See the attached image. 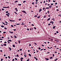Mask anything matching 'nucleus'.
Instances as JSON below:
<instances>
[{
    "mask_svg": "<svg viewBox=\"0 0 61 61\" xmlns=\"http://www.w3.org/2000/svg\"><path fill=\"white\" fill-rule=\"evenodd\" d=\"M22 12L24 13H25V14H27V13H26V12H25V11L23 10L22 11Z\"/></svg>",
    "mask_w": 61,
    "mask_h": 61,
    "instance_id": "nucleus-1",
    "label": "nucleus"
},
{
    "mask_svg": "<svg viewBox=\"0 0 61 61\" xmlns=\"http://www.w3.org/2000/svg\"><path fill=\"white\" fill-rule=\"evenodd\" d=\"M45 59L46 61H47V60H49V59L48 58H45Z\"/></svg>",
    "mask_w": 61,
    "mask_h": 61,
    "instance_id": "nucleus-2",
    "label": "nucleus"
},
{
    "mask_svg": "<svg viewBox=\"0 0 61 61\" xmlns=\"http://www.w3.org/2000/svg\"><path fill=\"white\" fill-rule=\"evenodd\" d=\"M41 11H42V9H41L39 10V12L40 13Z\"/></svg>",
    "mask_w": 61,
    "mask_h": 61,
    "instance_id": "nucleus-3",
    "label": "nucleus"
},
{
    "mask_svg": "<svg viewBox=\"0 0 61 61\" xmlns=\"http://www.w3.org/2000/svg\"><path fill=\"white\" fill-rule=\"evenodd\" d=\"M6 15H7V16H8V17H9V15H8V14H6Z\"/></svg>",
    "mask_w": 61,
    "mask_h": 61,
    "instance_id": "nucleus-4",
    "label": "nucleus"
},
{
    "mask_svg": "<svg viewBox=\"0 0 61 61\" xmlns=\"http://www.w3.org/2000/svg\"><path fill=\"white\" fill-rule=\"evenodd\" d=\"M9 32L10 33H11V34H13V32H12L10 31H9Z\"/></svg>",
    "mask_w": 61,
    "mask_h": 61,
    "instance_id": "nucleus-5",
    "label": "nucleus"
},
{
    "mask_svg": "<svg viewBox=\"0 0 61 61\" xmlns=\"http://www.w3.org/2000/svg\"><path fill=\"white\" fill-rule=\"evenodd\" d=\"M1 27H5V26L3 25H1Z\"/></svg>",
    "mask_w": 61,
    "mask_h": 61,
    "instance_id": "nucleus-6",
    "label": "nucleus"
},
{
    "mask_svg": "<svg viewBox=\"0 0 61 61\" xmlns=\"http://www.w3.org/2000/svg\"><path fill=\"white\" fill-rule=\"evenodd\" d=\"M50 20V18H49V19H48L47 20V21H49V20Z\"/></svg>",
    "mask_w": 61,
    "mask_h": 61,
    "instance_id": "nucleus-7",
    "label": "nucleus"
},
{
    "mask_svg": "<svg viewBox=\"0 0 61 61\" xmlns=\"http://www.w3.org/2000/svg\"><path fill=\"white\" fill-rule=\"evenodd\" d=\"M3 46H6V44H3Z\"/></svg>",
    "mask_w": 61,
    "mask_h": 61,
    "instance_id": "nucleus-8",
    "label": "nucleus"
},
{
    "mask_svg": "<svg viewBox=\"0 0 61 61\" xmlns=\"http://www.w3.org/2000/svg\"><path fill=\"white\" fill-rule=\"evenodd\" d=\"M49 7L50 8H51V7H52V5H51L49 6Z\"/></svg>",
    "mask_w": 61,
    "mask_h": 61,
    "instance_id": "nucleus-9",
    "label": "nucleus"
},
{
    "mask_svg": "<svg viewBox=\"0 0 61 61\" xmlns=\"http://www.w3.org/2000/svg\"><path fill=\"white\" fill-rule=\"evenodd\" d=\"M54 23V22L53 21H51V22H50V23Z\"/></svg>",
    "mask_w": 61,
    "mask_h": 61,
    "instance_id": "nucleus-10",
    "label": "nucleus"
},
{
    "mask_svg": "<svg viewBox=\"0 0 61 61\" xmlns=\"http://www.w3.org/2000/svg\"><path fill=\"white\" fill-rule=\"evenodd\" d=\"M13 47H15V46L14 45V44L13 45Z\"/></svg>",
    "mask_w": 61,
    "mask_h": 61,
    "instance_id": "nucleus-11",
    "label": "nucleus"
},
{
    "mask_svg": "<svg viewBox=\"0 0 61 61\" xmlns=\"http://www.w3.org/2000/svg\"><path fill=\"white\" fill-rule=\"evenodd\" d=\"M8 41H10V42H12V41L10 40H8Z\"/></svg>",
    "mask_w": 61,
    "mask_h": 61,
    "instance_id": "nucleus-12",
    "label": "nucleus"
},
{
    "mask_svg": "<svg viewBox=\"0 0 61 61\" xmlns=\"http://www.w3.org/2000/svg\"><path fill=\"white\" fill-rule=\"evenodd\" d=\"M29 56H31V54H29Z\"/></svg>",
    "mask_w": 61,
    "mask_h": 61,
    "instance_id": "nucleus-13",
    "label": "nucleus"
},
{
    "mask_svg": "<svg viewBox=\"0 0 61 61\" xmlns=\"http://www.w3.org/2000/svg\"><path fill=\"white\" fill-rule=\"evenodd\" d=\"M49 7H47L45 8V9H49Z\"/></svg>",
    "mask_w": 61,
    "mask_h": 61,
    "instance_id": "nucleus-14",
    "label": "nucleus"
},
{
    "mask_svg": "<svg viewBox=\"0 0 61 61\" xmlns=\"http://www.w3.org/2000/svg\"><path fill=\"white\" fill-rule=\"evenodd\" d=\"M20 23H19V24H16V25H20Z\"/></svg>",
    "mask_w": 61,
    "mask_h": 61,
    "instance_id": "nucleus-15",
    "label": "nucleus"
},
{
    "mask_svg": "<svg viewBox=\"0 0 61 61\" xmlns=\"http://www.w3.org/2000/svg\"><path fill=\"white\" fill-rule=\"evenodd\" d=\"M18 42L19 44H20V41H18Z\"/></svg>",
    "mask_w": 61,
    "mask_h": 61,
    "instance_id": "nucleus-16",
    "label": "nucleus"
},
{
    "mask_svg": "<svg viewBox=\"0 0 61 61\" xmlns=\"http://www.w3.org/2000/svg\"><path fill=\"white\" fill-rule=\"evenodd\" d=\"M15 3H17V2H18V1L17 0L15 2H14Z\"/></svg>",
    "mask_w": 61,
    "mask_h": 61,
    "instance_id": "nucleus-17",
    "label": "nucleus"
},
{
    "mask_svg": "<svg viewBox=\"0 0 61 61\" xmlns=\"http://www.w3.org/2000/svg\"><path fill=\"white\" fill-rule=\"evenodd\" d=\"M30 60L29 59H28L27 60H26L27 61H29Z\"/></svg>",
    "mask_w": 61,
    "mask_h": 61,
    "instance_id": "nucleus-18",
    "label": "nucleus"
},
{
    "mask_svg": "<svg viewBox=\"0 0 61 61\" xmlns=\"http://www.w3.org/2000/svg\"><path fill=\"white\" fill-rule=\"evenodd\" d=\"M18 5H21V4H18Z\"/></svg>",
    "mask_w": 61,
    "mask_h": 61,
    "instance_id": "nucleus-19",
    "label": "nucleus"
},
{
    "mask_svg": "<svg viewBox=\"0 0 61 61\" xmlns=\"http://www.w3.org/2000/svg\"><path fill=\"white\" fill-rule=\"evenodd\" d=\"M9 49L10 50H12L11 49V48H10V47H9Z\"/></svg>",
    "mask_w": 61,
    "mask_h": 61,
    "instance_id": "nucleus-20",
    "label": "nucleus"
},
{
    "mask_svg": "<svg viewBox=\"0 0 61 61\" xmlns=\"http://www.w3.org/2000/svg\"><path fill=\"white\" fill-rule=\"evenodd\" d=\"M26 2V1H23V3H25Z\"/></svg>",
    "mask_w": 61,
    "mask_h": 61,
    "instance_id": "nucleus-21",
    "label": "nucleus"
},
{
    "mask_svg": "<svg viewBox=\"0 0 61 61\" xmlns=\"http://www.w3.org/2000/svg\"><path fill=\"white\" fill-rule=\"evenodd\" d=\"M52 58H53L52 57H49V58L50 59H52Z\"/></svg>",
    "mask_w": 61,
    "mask_h": 61,
    "instance_id": "nucleus-22",
    "label": "nucleus"
},
{
    "mask_svg": "<svg viewBox=\"0 0 61 61\" xmlns=\"http://www.w3.org/2000/svg\"><path fill=\"white\" fill-rule=\"evenodd\" d=\"M51 41H53V39H51Z\"/></svg>",
    "mask_w": 61,
    "mask_h": 61,
    "instance_id": "nucleus-23",
    "label": "nucleus"
},
{
    "mask_svg": "<svg viewBox=\"0 0 61 61\" xmlns=\"http://www.w3.org/2000/svg\"><path fill=\"white\" fill-rule=\"evenodd\" d=\"M46 16L45 15L43 17V18H46Z\"/></svg>",
    "mask_w": 61,
    "mask_h": 61,
    "instance_id": "nucleus-24",
    "label": "nucleus"
},
{
    "mask_svg": "<svg viewBox=\"0 0 61 61\" xmlns=\"http://www.w3.org/2000/svg\"><path fill=\"white\" fill-rule=\"evenodd\" d=\"M37 16L36 15H35V16H34V17H37Z\"/></svg>",
    "mask_w": 61,
    "mask_h": 61,
    "instance_id": "nucleus-25",
    "label": "nucleus"
},
{
    "mask_svg": "<svg viewBox=\"0 0 61 61\" xmlns=\"http://www.w3.org/2000/svg\"><path fill=\"white\" fill-rule=\"evenodd\" d=\"M2 23L3 24H4V25H5V23H4L2 22Z\"/></svg>",
    "mask_w": 61,
    "mask_h": 61,
    "instance_id": "nucleus-26",
    "label": "nucleus"
},
{
    "mask_svg": "<svg viewBox=\"0 0 61 61\" xmlns=\"http://www.w3.org/2000/svg\"><path fill=\"white\" fill-rule=\"evenodd\" d=\"M37 18H40V16L37 17Z\"/></svg>",
    "mask_w": 61,
    "mask_h": 61,
    "instance_id": "nucleus-27",
    "label": "nucleus"
},
{
    "mask_svg": "<svg viewBox=\"0 0 61 61\" xmlns=\"http://www.w3.org/2000/svg\"><path fill=\"white\" fill-rule=\"evenodd\" d=\"M7 42H8V44H10V42L9 41H7Z\"/></svg>",
    "mask_w": 61,
    "mask_h": 61,
    "instance_id": "nucleus-28",
    "label": "nucleus"
},
{
    "mask_svg": "<svg viewBox=\"0 0 61 61\" xmlns=\"http://www.w3.org/2000/svg\"><path fill=\"white\" fill-rule=\"evenodd\" d=\"M14 13H15V14H16V15H17V13H16V12H14Z\"/></svg>",
    "mask_w": 61,
    "mask_h": 61,
    "instance_id": "nucleus-29",
    "label": "nucleus"
},
{
    "mask_svg": "<svg viewBox=\"0 0 61 61\" xmlns=\"http://www.w3.org/2000/svg\"><path fill=\"white\" fill-rule=\"evenodd\" d=\"M20 59H24V58L23 57H21L20 58Z\"/></svg>",
    "mask_w": 61,
    "mask_h": 61,
    "instance_id": "nucleus-30",
    "label": "nucleus"
},
{
    "mask_svg": "<svg viewBox=\"0 0 61 61\" xmlns=\"http://www.w3.org/2000/svg\"><path fill=\"white\" fill-rule=\"evenodd\" d=\"M14 36V37H15V38H16V36Z\"/></svg>",
    "mask_w": 61,
    "mask_h": 61,
    "instance_id": "nucleus-31",
    "label": "nucleus"
},
{
    "mask_svg": "<svg viewBox=\"0 0 61 61\" xmlns=\"http://www.w3.org/2000/svg\"><path fill=\"white\" fill-rule=\"evenodd\" d=\"M15 60H17V58H15Z\"/></svg>",
    "mask_w": 61,
    "mask_h": 61,
    "instance_id": "nucleus-32",
    "label": "nucleus"
},
{
    "mask_svg": "<svg viewBox=\"0 0 61 61\" xmlns=\"http://www.w3.org/2000/svg\"><path fill=\"white\" fill-rule=\"evenodd\" d=\"M38 49H39V50H40V49H41V48H40V47H39V48H38Z\"/></svg>",
    "mask_w": 61,
    "mask_h": 61,
    "instance_id": "nucleus-33",
    "label": "nucleus"
},
{
    "mask_svg": "<svg viewBox=\"0 0 61 61\" xmlns=\"http://www.w3.org/2000/svg\"><path fill=\"white\" fill-rule=\"evenodd\" d=\"M32 4L33 5H34V2H33L32 3Z\"/></svg>",
    "mask_w": 61,
    "mask_h": 61,
    "instance_id": "nucleus-34",
    "label": "nucleus"
},
{
    "mask_svg": "<svg viewBox=\"0 0 61 61\" xmlns=\"http://www.w3.org/2000/svg\"><path fill=\"white\" fill-rule=\"evenodd\" d=\"M34 44H35V45H37V44H36V43H34Z\"/></svg>",
    "mask_w": 61,
    "mask_h": 61,
    "instance_id": "nucleus-35",
    "label": "nucleus"
},
{
    "mask_svg": "<svg viewBox=\"0 0 61 61\" xmlns=\"http://www.w3.org/2000/svg\"><path fill=\"white\" fill-rule=\"evenodd\" d=\"M57 59H58L57 58L55 60V61H56V60H57Z\"/></svg>",
    "mask_w": 61,
    "mask_h": 61,
    "instance_id": "nucleus-36",
    "label": "nucleus"
},
{
    "mask_svg": "<svg viewBox=\"0 0 61 61\" xmlns=\"http://www.w3.org/2000/svg\"><path fill=\"white\" fill-rule=\"evenodd\" d=\"M16 56H17V57H19V56H18V55L17 54L16 55Z\"/></svg>",
    "mask_w": 61,
    "mask_h": 61,
    "instance_id": "nucleus-37",
    "label": "nucleus"
},
{
    "mask_svg": "<svg viewBox=\"0 0 61 61\" xmlns=\"http://www.w3.org/2000/svg\"><path fill=\"white\" fill-rule=\"evenodd\" d=\"M0 51L1 52H3V51H2V50H0Z\"/></svg>",
    "mask_w": 61,
    "mask_h": 61,
    "instance_id": "nucleus-38",
    "label": "nucleus"
},
{
    "mask_svg": "<svg viewBox=\"0 0 61 61\" xmlns=\"http://www.w3.org/2000/svg\"><path fill=\"white\" fill-rule=\"evenodd\" d=\"M48 25H51V24L49 23L48 24Z\"/></svg>",
    "mask_w": 61,
    "mask_h": 61,
    "instance_id": "nucleus-39",
    "label": "nucleus"
},
{
    "mask_svg": "<svg viewBox=\"0 0 61 61\" xmlns=\"http://www.w3.org/2000/svg\"><path fill=\"white\" fill-rule=\"evenodd\" d=\"M21 19H19V20L20 21V20H21Z\"/></svg>",
    "mask_w": 61,
    "mask_h": 61,
    "instance_id": "nucleus-40",
    "label": "nucleus"
},
{
    "mask_svg": "<svg viewBox=\"0 0 61 61\" xmlns=\"http://www.w3.org/2000/svg\"><path fill=\"white\" fill-rule=\"evenodd\" d=\"M8 13V11H7L6 12V13Z\"/></svg>",
    "mask_w": 61,
    "mask_h": 61,
    "instance_id": "nucleus-41",
    "label": "nucleus"
},
{
    "mask_svg": "<svg viewBox=\"0 0 61 61\" xmlns=\"http://www.w3.org/2000/svg\"><path fill=\"white\" fill-rule=\"evenodd\" d=\"M52 55H53V57H54V56L55 55H54V54H53Z\"/></svg>",
    "mask_w": 61,
    "mask_h": 61,
    "instance_id": "nucleus-42",
    "label": "nucleus"
},
{
    "mask_svg": "<svg viewBox=\"0 0 61 61\" xmlns=\"http://www.w3.org/2000/svg\"><path fill=\"white\" fill-rule=\"evenodd\" d=\"M34 29H35V30H36V27H34Z\"/></svg>",
    "mask_w": 61,
    "mask_h": 61,
    "instance_id": "nucleus-43",
    "label": "nucleus"
},
{
    "mask_svg": "<svg viewBox=\"0 0 61 61\" xmlns=\"http://www.w3.org/2000/svg\"><path fill=\"white\" fill-rule=\"evenodd\" d=\"M3 59H1V61H3Z\"/></svg>",
    "mask_w": 61,
    "mask_h": 61,
    "instance_id": "nucleus-44",
    "label": "nucleus"
},
{
    "mask_svg": "<svg viewBox=\"0 0 61 61\" xmlns=\"http://www.w3.org/2000/svg\"><path fill=\"white\" fill-rule=\"evenodd\" d=\"M2 11H4V8H2Z\"/></svg>",
    "mask_w": 61,
    "mask_h": 61,
    "instance_id": "nucleus-45",
    "label": "nucleus"
},
{
    "mask_svg": "<svg viewBox=\"0 0 61 61\" xmlns=\"http://www.w3.org/2000/svg\"><path fill=\"white\" fill-rule=\"evenodd\" d=\"M36 2H38V0H36Z\"/></svg>",
    "mask_w": 61,
    "mask_h": 61,
    "instance_id": "nucleus-46",
    "label": "nucleus"
},
{
    "mask_svg": "<svg viewBox=\"0 0 61 61\" xmlns=\"http://www.w3.org/2000/svg\"><path fill=\"white\" fill-rule=\"evenodd\" d=\"M10 21H11V22H13V20H10Z\"/></svg>",
    "mask_w": 61,
    "mask_h": 61,
    "instance_id": "nucleus-47",
    "label": "nucleus"
},
{
    "mask_svg": "<svg viewBox=\"0 0 61 61\" xmlns=\"http://www.w3.org/2000/svg\"><path fill=\"white\" fill-rule=\"evenodd\" d=\"M20 51H21V50H22V49H20Z\"/></svg>",
    "mask_w": 61,
    "mask_h": 61,
    "instance_id": "nucleus-48",
    "label": "nucleus"
},
{
    "mask_svg": "<svg viewBox=\"0 0 61 61\" xmlns=\"http://www.w3.org/2000/svg\"><path fill=\"white\" fill-rule=\"evenodd\" d=\"M24 56L25 57H26V56H25V54Z\"/></svg>",
    "mask_w": 61,
    "mask_h": 61,
    "instance_id": "nucleus-49",
    "label": "nucleus"
},
{
    "mask_svg": "<svg viewBox=\"0 0 61 61\" xmlns=\"http://www.w3.org/2000/svg\"><path fill=\"white\" fill-rule=\"evenodd\" d=\"M11 26L12 27H14V26H13V25H11Z\"/></svg>",
    "mask_w": 61,
    "mask_h": 61,
    "instance_id": "nucleus-50",
    "label": "nucleus"
},
{
    "mask_svg": "<svg viewBox=\"0 0 61 61\" xmlns=\"http://www.w3.org/2000/svg\"><path fill=\"white\" fill-rule=\"evenodd\" d=\"M17 10V9L16 8H15V10Z\"/></svg>",
    "mask_w": 61,
    "mask_h": 61,
    "instance_id": "nucleus-51",
    "label": "nucleus"
},
{
    "mask_svg": "<svg viewBox=\"0 0 61 61\" xmlns=\"http://www.w3.org/2000/svg\"><path fill=\"white\" fill-rule=\"evenodd\" d=\"M5 22L6 23H7V24H8V23H7V22L6 21H5Z\"/></svg>",
    "mask_w": 61,
    "mask_h": 61,
    "instance_id": "nucleus-52",
    "label": "nucleus"
},
{
    "mask_svg": "<svg viewBox=\"0 0 61 61\" xmlns=\"http://www.w3.org/2000/svg\"><path fill=\"white\" fill-rule=\"evenodd\" d=\"M3 33H4V34H5V33H6V32H3Z\"/></svg>",
    "mask_w": 61,
    "mask_h": 61,
    "instance_id": "nucleus-53",
    "label": "nucleus"
},
{
    "mask_svg": "<svg viewBox=\"0 0 61 61\" xmlns=\"http://www.w3.org/2000/svg\"><path fill=\"white\" fill-rule=\"evenodd\" d=\"M55 41H57V40H55Z\"/></svg>",
    "mask_w": 61,
    "mask_h": 61,
    "instance_id": "nucleus-54",
    "label": "nucleus"
},
{
    "mask_svg": "<svg viewBox=\"0 0 61 61\" xmlns=\"http://www.w3.org/2000/svg\"><path fill=\"white\" fill-rule=\"evenodd\" d=\"M6 8H9V6H8L7 7H6Z\"/></svg>",
    "mask_w": 61,
    "mask_h": 61,
    "instance_id": "nucleus-55",
    "label": "nucleus"
},
{
    "mask_svg": "<svg viewBox=\"0 0 61 61\" xmlns=\"http://www.w3.org/2000/svg\"><path fill=\"white\" fill-rule=\"evenodd\" d=\"M4 29H7V28H4Z\"/></svg>",
    "mask_w": 61,
    "mask_h": 61,
    "instance_id": "nucleus-56",
    "label": "nucleus"
},
{
    "mask_svg": "<svg viewBox=\"0 0 61 61\" xmlns=\"http://www.w3.org/2000/svg\"><path fill=\"white\" fill-rule=\"evenodd\" d=\"M56 33H58V31H56Z\"/></svg>",
    "mask_w": 61,
    "mask_h": 61,
    "instance_id": "nucleus-57",
    "label": "nucleus"
},
{
    "mask_svg": "<svg viewBox=\"0 0 61 61\" xmlns=\"http://www.w3.org/2000/svg\"><path fill=\"white\" fill-rule=\"evenodd\" d=\"M27 30H28V31H29V28L27 29Z\"/></svg>",
    "mask_w": 61,
    "mask_h": 61,
    "instance_id": "nucleus-58",
    "label": "nucleus"
},
{
    "mask_svg": "<svg viewBox=\"0 0 61 61\" xmlns=\"http://www.w3.org/2000/svg\"><path fill=\"white\" fill-rule=\"evenodd\" d=\"M0 40H3V39H0Z\"/></svg>",
    "mask_w": 61,
    "mask_h": 61,
    "instance_id": "nucleus-59",
    "label": "nucleus"
},
{
    "mask_svg": "<svg viewBox=\"0 0 61 61\" xmlns=\"http://www.w3.org/2000/svg\"><path fill=\"white\" fill-rule=\"evenodd\" d=\"M3 8H6V7H3Z\"/></svg>",
    "mask_w": 61,
    "mask_h": 61,
    "instance_id": "nucleus-60",
    "label": "nucleus"
},
{
    "mask_svg": "<svg viewBox=\"0 0 61 61\" xmlns=\"http://www.w3.org/2000/svg\"><path fill=\"white\" fill-rule=\"evenodd\" d=\"M31 25L32 26H34V25L33 24H32Z\"/></svg>",
    "mask_w": 61,
    "mask_h": 61,
    "instance_id": "nucleus-61",
    "label": "nucleus"
},
{
    "mask_svg": "<svg viewBox=\"0 0 61 61\" xmlns=\"http://www.w3.org/2000/svg\"><path fill=\"white\" fill-rule=\"evenodd\" d=\"M43 49H42L41 50H41V51L42 50H43Z\"/></svg>",
    "mask_w": 61,
    "mask_h": 61,
    "instance_id": "nucleus-62",
    "label": "nucleus"
},
{
    "mask_svg": "<svg viewBox=\"0 0 61 61\" xmlns=\"http://www.w3.org/2000/svg\"><path fill=\"white\" fill-rule=\"evenodd\" d=\"M20 60L21 61H23V60L22 59H21Z\"/></svg>",
    "mask_w": 61,
    "mask_h": 61,
    "instance_id": "nucleus-63",
    "label": "nucleus"
},
{
    "mask_svg": "<svg viewBox=\"0 0 61 61\" xmlns=\"http://www.w3.org/2000/svg\"><path fill=\"white\" fill-rule=\"evenodd\" d=\"M53 29H55V28L54 27H53Z\"/></svg>",
    "mask_w": 61,
    "mask_h": 61,
    "instance_id": "nucleus-64",
    "label": "nucleus"
}]
</instances>
